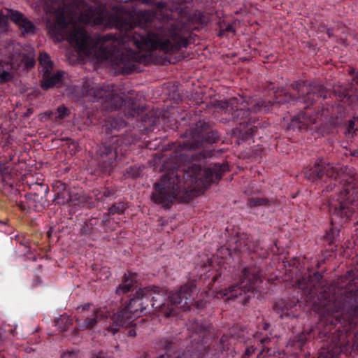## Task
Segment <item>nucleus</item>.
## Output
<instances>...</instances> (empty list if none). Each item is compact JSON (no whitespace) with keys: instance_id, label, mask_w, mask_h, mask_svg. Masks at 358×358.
<instances>
[{"instance_id":"obj_1","label":"nucleus","mask_w":358,"mask_h":358,"mask_svg":"<svg viewBox=\"0 0 358 358\" xmlns=\"http://www.w3.org/2000/svg\"><path fill=\"white\" fill-rule=\"evenodd\" d=\"M174 150L163 160L165 171L153 187L151 199L155 203L169 209L174 201L187 203L217 182L227 170L226 164L213 163L207 168L206 159L213 155L208 145L217 143L220 135L210 124L199 121L195 127L181 135Z\"/></svg>"},{"instance_id":"obj_2","label":"nucleus","mask_w":358,"mask_h":358,"mask_svg":"<svg viewBox=\"0 0 358 358\" xmlns=\"http://www.w3.org/2000/svg\"><path fill=\"white\" fill-rule=\"evenodd\" d=\"M354 272H347L349 282L336 298L329 288L317 287L308 280L306 284L299 282L302 289V298L312 304L319 315L321 323L327 331L336 328L338 345H342L346 338L353 342V347L358 351V278Z\"/></svg>"},{"instance_id":"obj_3","label":"nucleus","mask_w":358,"mask_h":358,"mask_svg":"<svg viewBox=\"0 0 358 358\" xmlns=\"http://www.w3.org/2000/svg\"><path fill=\"white\" fill-rule=\"evenodd\" d=\"M305 177L313 182L329 183L323 189L338 192L329 200V211L331 224H343L353 216L358 217V175L350 173L346 166H333L319 159L313 166L304 170Z\"/></svg>"},{"instance_id":"obj_4","label":"nucleus","mask_w":358,"mask_h":358,"mask_svg":"<svg viewBox=\"0 0 358 358\" xmlns=\"http://www.w3.org/2000/svg\"><path fill=\"white\" fill-rule=\"evenodd\" d=\"M194 288V284L191 283L184 285L175 292L169 293L164 288L155 286L139 289L129 299L128 303L125 302L127 306L115 313V317L106 320L107 327L113 332H117L120 327L136 325V318L146 311L150 305L154 310L169 317L173 312V305L183 303L182 307H189Z\"/></svg>"},{"instance_id":"obj_5","label":"nucleus","mask_w":358,"mask_h":358,"mask_svg":"<svg viewBox=\"0 0 358 358\" xmlns=\"http://www.w3.org/2000/svg\"><path fill=\"white\" fill-rule=\"evenodd\" d=\"M276 96L275 101L265 98L246 99L243 96L232 97L219 103L225 117L222 118L223 122H234L236 125L234 133H238L240 138L245 141L256 135L259 123L255 124L256 119L252 113H267L273 107L283 103L287 100Z\"/></svg>"},{"instance_id":"obj_6","label":"nucleus","mask_w":358,"mask_h":358,"mask_svg":"<svg viewBox=\"0 0 358 358\" xmlns=\"http://www.w3.org/2000/svg\"><path fill=\"white\" fill-rule=\"evenodd\" d=\"M98 85L90 80H85L83 83L81 94L91 101H101L111 105L112 109L124 106V116L127 119L136 118V122L132 124L144 132L153 131L155 127L159 122V117L153 111L148 112L146 108L137 103L136 98L127 96L123 98L114 94L109 90V86Z\"/></svg>"},{"instance_id":"obj_7","label":"nucleus","mask_w":358,"mask_h":358,"mask_svg":"<svg viewBox=\"0 0 358 358\" xmlns=\"http://www.w3.org/2000/svg\"><path fill=\"white\" fill-rule=\"evenodd\" d=\"M127 122L122 116H109L103 125V130L110 138L103 145L99 146L96 151V160L100 171L105 174H110L117 166L118 160H121L128 146L138 139L133 132L122 136L116 135V132L124 128Z\"/></svg>"},{"instance_id":"obj_8","label":"nucleus","mask_w":358,"mask_h":358,"mask_svg":"<svg viewBox=\"0 0 358 358\" xmlns=\"http://www.w3.org/2000/svg\"><path fill=\"white\" fill-rule=\"evenodd\" d=\"M191 329L192 346L189 349L172 355L171 352L176 348V338L172 336L163 337L159 339L157 345L165 350L166 353L157 358H203L206 354L208 355L210 351L208 340L212 336L210 327L195 322Z\"/></svg>"},{"instance_id":"obj_9","label":"nucleus","mask_w":358,"mask_h":358,"mask_svg":"<svg viewBox=\"0 0 358 358\" xmlns=\"http://www.w3.org/2000/svg\"><path fill=\"white\" fill-rule=\"evenodd\" d=\"M261 269L256 265L243 268L239 281L228 288L220 289L217 294L227 299H237L242 305L250 300L257 285L262 282Z\"/></svg>"},{"instance_id":"obj_10","label":"nucleus","mask_w":358,"mask_h":358,"mask_svg":"<svg viewBox=\"0 0 358 358\" xmlns=\"http://www.w3.org/2000/svg\"><path fill=\"white\" fill-rule=\"evenodd\" d=\"M277 340L273 336L271 324L263 322L258 325L257 331L253 334V344L248 346L241 358H249L255 352L257 357H269L275 355V345Z\"/></svg>"},{"instance_id":"obj_11","label":"nucleus","mask_w":358,"mask_h":358,"mask_svg":"<svg viewBox=\"0 0 358 358\" xmlns=\"http://www.w3.org/2000/svg\"><path fill=\"white\" fill-rule=\"evenodd\" d=\"M115 316V313L103 307L93 308L90 313L82 315V318L77 317L76 321L79 330L94 329L98 324H100L108 333L114 335L116 332H113L112 330L108 328L106 320Z\"/></svg>"},{"instance_id":"obj_12","label":"nucleus","mask_w":358,"mask_h":358,"mask_svg":"<svg viewBox=\"0 0 358 358\" xmlns=\"http://www.w3.org/2000/svg\"><path fill=\"white\" fill-rule=\"evenodd\" d=\"M31 192L26 194L25 197L29 202L35 203L34 206L38 211L42 210L49 206L50 201L47 199L49 187L43 183H34L30 185Z\"/></svg>"},{"instance_id":"obj_13","label":"nucleus","mask_w":358,"mask_h":358,"mask_svg":"<svg viewBox=\"0 0 358 358\" xmlns=\"http://www.w3.org/2000/svg\"><path fill=\"white\" fill-rule=\"evenodd\" d=\"M300 83L296 85L299 92L301 91L299 89ZM305 93V96L302 97L303 101L308 105H312L315 101L316 98L322 97L326 99L331 96V92L328 91L323 85L315 83H310L308 86H303L301 92Z\"/></svg>"},{"instance_id":"obj_14","label":"nucleus","mask_w":358,"mask_h":358,"mask_svg":"<svg viewBox=\"0 0 358 358\" xmlns=\"http://www.w3.org/2000/svg\"><path fill=\"white\" fill-rule=\"evenodd\" d=\"M10 19L14 22L18 27L22 35L32 34L34 33L36 27L34 23L26 17L22 13L7 10Z\"/></svg>"},{"instance_id":"obj_15","label":"nucleus","mask_w":358,"mask_h":358,"mask_svg":"<svg viewBox=\"0 0 358 358\" xmlns=\"http://www.w3.org/2000/svg\"><path fill=\"white\" fill-rule=\"evenodd\" d=\"M136 282V275L135 273L128 272L124 275L122 282L117 287L115 294L120 297V301H123V296L127 294L133 290L134 284Z\"/></svg>"},{"instance_id":"obj_16","label":"nucleus","mask_w":358,"mask_h":358,"mask_svg":"<svg viewBox=\"0 0 358 358\" xmlns=\"http://www.w3.org/2000/svg\"><path fill=\"white\" fill-rule=\"evenodd\" d=\"M226 250L229 251L230 255H232L233 252L234 255L236 253L249 255L257 251L255 244H252L248 238H238L235 242L234 246L229 245Z\"/></svg>"},{"instance_id":"obj_17","label":"nucleus","mask_w":358,"mask_h":358,"mask_svg":"<svg viewBox=\"0 0 358 358\" xmlns=\"http://www.w3.org/2000/svg\"><path fill=\"white\" fill-rule=\"evenodd\" d=\"M291 301L289 299H278L273 305V310L281 319L288 318L290 316Z\"/></svg>"},{"instance_id":"obj_18","label":"nucleus","mask_w":358,"mask_h":358,"mask_svg":"<svg viewBox=\"0 0 358 358\" xmlns=\"http://www.w3.org/2000/svg\"><path fill=\"white\" fill-rule=\"evenodd\" d=\"M324 240L328 243L331 251L336 250L338 243L340 241V229L336 226H332L327 231Z\"/></svg>"},{"instance_id":"obj_19","label":"nucleus","mask_w":358,"mask_h":358,"mask_svg":"<svg viewBox=\"0 0 358 358\" xmlns=\"http://www.w3.org/2000/svg\"><path fill=\"white\" fill-rule=\"evenodd\" d=\"M43 79L41 83V87L43 90H48L53 87L56 84L62 81V73L61 72H57L52 75V72H50L46 75V73H43Z\"/></svg>"},{"instance_id":"obj_20","label":"nucleus","mask_w":358,"mask_h":358,"mask_svg":"<svg viewBox=\"0 0 358 358\" xmlns=\"http://www.w3.org/2000/svg\"><path fill=\"white\" fill-rule=\"evenodd\" d=\"M358 131V117H353L345 124L344 134L346 138H353Z\"/></svg>"},{"instance_id":"obj_21","label":"nucleus","mask_w":358,"mask_h":358,"mask_svg":"<svg viewBox=\"0 0 358 358\" xmlns=\"http://www.w3.org/2000/svg\"><path fill=\"white\" fill-rule=\"evenodd\" d=\"M40 65L42 67L43 73H48L52 72L53 69V62L51 61L50 57L46 52H41L38 57Z\"/></svg>"},{"instance_id":"obj_22","label":"nucleus","mask_w":358,"mask_h":358,"mask_svg":"<svg viewBox=\"0 0 358 358\" xmlns=\"http://www.w3.org/2000/svg\"><path fill=\"white\" fill-rule=\"evenodd\" d=\"M144 167L139 165L130 166L125 170L124 177L125 178H138L143 175Z\"/></svg>"},{"instance_id":"obj_23","label":"nucleus","mask_w":358,"mask_h":358,"mask_svg":"<svg viewBox=\"0 0 358 358\" xmlns=\"http://www.w3.org/2000/svg\"><path fill=\"white\" fill-rule=\"evenodd\" d=\"M128 208V205L126 202L120 201L113 203L108 209V211L104 215L110 216L115 214L122 215Z\"/></svg>"},{"instance_id":"obj_24","label":"nucleus","mask_w":358,"mask_h":358,"mask_svg":"<svg viewBox=\"0 0 358 358\" xmlns=\"http://www.w3.org/2000/svg\"><path fill=\"white\" fill-rule=\"evenodd\" d=\"M72 192L66 189L62 193L57 196H54L53 201L59 205H65L69 203V201H72Z\"/></svg>"},{"instance_id":"obj_25","label":"nucleus","mask_w":358,"mask_h":358,"mask_svg":"<svg viewBox=\"0 0 358 358\" xmlns=\"http://www.w3.org/2000/svg\"><path fill=\"white\" fill-rule=\"evenodd\" d=\"M72 324L73 319L67 315H61L57 320V325L62 331H66Z\"/></svg>"},{"instance_id":"obj_26","label":"nucleus","mask_w":358,"mask_h":358,"mask_svg":"<svg viewBox=\"0 0 358 358\" xmlns=\"http://www.w3.org/2000/svg\"><path fill=\"white\" fill-rule=\"evenodd\" d=\"M307 113H301L298 117H292V124L294 122H299L303 124V126H308L309 124H314L315 122V118L308 117Z\"/></svg>"},{"instance_id":"obj_27","label":"nucleus","mask_w":358,"mask_h":358,"mask_svg":"<svg viewBox=\"0 0 358 358\" xmlns=\"http://www.w3.org/2000/svg\"><path fill=\"white\" fill-rule=\"evenodd\" d=\"M13 79L12 73L4 69V65L0 62V84H3L10 81Z\"/></svg>"},{"instance_id":"obj_28","label":"nucleus","mask_w":358,"mask_h":358,"mask_svg":"<svg viewBox=\"0 0 358 358\" xmlns=\"http://www.w3.org/2000/svg\"><path fill=\"white\" fill-rule=\"evenodd\" d=\"M7 10L0 12V33L5 32L8 27V21L10 15H8Z\"/></svg>"},{"instance_id":"obj_29","label":"nucleus","mask_w":358,"mask_h":358,"mask_svg":"<svg viewBox=\"0 0 358 358\" xmlns=\"http://www.w3.org/2000/svg\"><path fill=\"white\" fill-rule=\"evenodd\" d=\"M52 187L55 192L54 196H57L68 189L66 185L60 180H55L52 183Z\"/></svg>"},{"instance_id":"obj_30","label":"nucleus","mask_w":358,"mask_h":358,"mask_svg":"<svg viewBox=\"0 0 358 358\" xmlns=\"http://www.w3.org/2000/svg\"><path fill=\"white\" fill-rule=\"evenodd\" d=\"M222 275H224L222 268H220L219 269L215 271V273L213 275H212L211 280L208 284L209 289L213 290L215 288L214 284L216 281L218 280L219 278L222 277Z\"/></svg>"},{"instance_id":"obj_31","label":"nucleus","mask_w":358,"mask_h":358,"mask_svg":"<svg viewBox=\"0 0 358 358\" xmlns=\"http://www.w3.org/2000/svg\"><path fill=\"white\" fill-rule=\"evenodd\" d=\"M116 194V189L113 187H104L101 193V196L98 197L99 200H104L106 198L115 196Z\"/></svg>"},{"instance_id":"obj_32","label":"nucleus","mask_w":358,"mask_h":358,"mask_svg":"<svg viewBox=\"0 0 358 358\" xmlns=\"http://www.w3.org/2000/svg\"><path fill=\"white\" fill-rule=\"evenodd\" d=\"M341 98V101L348 102V103L353 104V101L355 99H357V103H355L354 106H358V98L355 95H350L348 92L345 90L342 94L339 96Z\"/></svg>"},{"instance_id":"obj_33","label":"nucleus","mask_w":358,"mask_h":358,"mask_svg":"<svg viewBox=\"0 0 358 358\" xmlns=\"http://www.w3.org/2000/svg\"><path fill=\"white\" fill-rule=\"evenodd\" d=\"M267 203L268 200L266 199L259 197H252L248 201V205L250 207L264 206L266 205Z\"/></svg>"},{"instance_id":"obj_34","label":"nucleus","mask_w":358,"mask_h":358,"mask_svg":"<svg viewBox=\"0 0 358 358\" xmlns=\"http://www.w3.org/2000/svg\"><path fill=\"white\" fill-rule=\"evenodd\" d=\"M69 110L64 105L57 108L55 117L59 120H63L69 115Z\"/></svg>"},{"instance_id":"obj_35","label":"nucleus","mask_w":358,"mask_h":358,"mask_svg":"<svg viewBox=\"0 0 358 358\" xmlns=\"http://www.w3.org/2000/svg\"><path fill=\"white\" fill-rule=\"evenodd\" d=\"M232 33L235 34L236 31L234 27V25L231 24H228L226 25L225 27H221L220 30L219 31L218 36H223L225 35L226 33Z\"/></svg>"},{"instance_id":"obj_36","label":"nucleus","mask_w":358,"mask_h":358,"mask_svg":"<svg viewBox=\"0 0 358 358\" xmlns=\"http://www.w3.org/2000/svg\"><path fill=\"white\" fill-rule=\"evenodd\" d=\"M24 66L27 69H31L35 65V60L32 57H24Z\"/></svg>"},{"instance_id":"obj_37","label":"nucleus","mask_w":358,"mask_h":358,"mask_svg":"<svg viewBox=\"0 0 358 358\" xmlns=\"http://www.w3.org/2000/svg\"><path fill=\"white\" fill-rule=\"evenodd\" d=\"M78 354L73 351H66L63 352L61 355V358H77Z\"/></svg>"},{"instance_id":"obj_38","label":"nucleus","mask_w":358,"mask_h":358,"mask_svg":"<svg viewBox=\"0 0 358 358\" xmlns=\"http://www.w3.org/2000/svg\"><path fill=\"white\" fill-rule=\"evenodd\" d=\"M72 201H69V204L72 205V206H76V205H78L79 204V203L80 202V196L78 194V193H73L72 192Z\"/></svg>"},{"instance_id":"obj_39","label":"nucleus","mask_w":358,"mask_h":358,"mask_svg":"<svg viewBox=\"0 0 358 358\" xmlns=\"http://www.w3.org/2000/svg\"><path fill=\"white\" fill-rule=\"evenodd\" d=\"M89 358H108V354L103 351L92 352Z\"/></svg>"},{"instance_id":"obj_40","label":"nucleus","mask_w":358,"mask_h":358,"mask_svg":"<svg viewBox=\"0 0 358 358\" xmlns=\"http://www.w3.org/2000/svg\"><path fill=\"white\" fill-rule=\"evenodd\" d=\"M91 305L90 303H86L81 307L78 308V310L81 309L83 315L87 314L88 313H90L92 310H90Z\"/></svg>"},{"instance_id":"obj_41","label":"nucleus","mask_w":358,"mask_h":358,"mask_svg":"<svg viewBox=\"0 0 358 358\" xmlns=\"http://www.w3.org/2000/svg\"><path fill=\"white\" fill-rule=\"evenodd\" d=\"M322 115H323V116L332 115V113H331L329 111V108L328 107L324 108V103H322Z\"/></svg>"},{"instance_id":"obj_42","label":"nucleus","mask_w":358,"mask_h":358,"mask_svg":"<svg viewBox=\"0 0 358 358\" xmlns=\"http://www.w3.org/2000/svg\"><path fill=\"white\" fill-rule=\"evenodd\" d=\"M127 335L130 337H134L136 335V331L134 329H130L128 330Z\"/></svg>"},{"instance_id":"obj_43","label":"nucleus","mask_w":358,"mask_h":358,"mask_svg":"<svg viewBox=\"0 0 358 358\" xmlns=\"http://www.w3.org/2000/svg\"><path fill=\"white\" fill-rule=\"evenodd\" d=\"M228 340V336H225V335H223L221 338H220V343L224 345V343L225 342H227Z\"/></svg>"},{"instance_id":"obj_44","label":"nucleus","mask_w":358,"mask_h":358,"mask_svg":"<svg viewBox=\"0 0 358 358\" xmlns=\"http://www.w3.org/2000/svg\"><path fill=\"white\" fill-rule=\"evenodd\" d=\"M352 81L358 85V73L352 77Z\"/></svg>"},{"instance_id":"obj_45","label":"nucleus","mask_w":358,"mask_h":358,"mask_svg":"<svg viewBox=\"0 0 358 358\" xmlns=\"http://www.w3.org/2000/svg\"><path fill=\"white\" fill-rule=\"evenodd\" d=\"M357 73H356L355 70V69H351L349 72V74L352 76V77L354 76H355Z\"/></svg>"},{"instance_id":"obj_46","label":"nucleus","mask_w":358,"mask_h":358,"mask_svg":"<svg viewBox=\"0 0 358 358\" xmlns=\"http://www.w3.org/2000/svg\"><path fill=\"white\" fill-rule=\"evenodd\" d=\"M292 267H294L296 264V262L297 261V259L295 257H292Z\"/></svg>"},{"instance_id":"obj_47","label":"nucleus","mask_w":358,"mask_h":358,"mask_svg":"<svg viewBox=\"0 0 358 358\" xmlns=\"http://www.w3.org/2000/svg\"><path fill=\"white\" fill-rule=\"evenodd\" d=\"M51 234H52V231H51V229H50L48 231H47V236L48 237H50L51 236Z\"/></svg>"},{"instance_id":"obj_48","label":"nucleus","mask_w":358,"mask_h":358,"mask_svg":"<svg viewBox=\"0 0 358 358\" xmlns=\"http://www.w3.org/2000/svg\"><path fill=\"white\" fill-rule=\"evenodd\" d=\"M107 222H108V219H107V218H106V219H104V220H102V224H105Z\"/></svg>"},{"instance_id":"obj_49","label":"nucleus","mask_w":358,"mask_h":358,"mask_svg":"<svg viewBox=\"0 0 358 358\" xmlns=\"http://www.w3.org/2000/svg\"><path fill=\"white\" fill-rule=\"evenodd\" d=\"M148 148H149L150 149H152V143H150L149 144L147 145Z\"/></svg>"},{"instance_id":"obj_50","label":"nucleus","mask_w":358,"mask_h":358,"mask_svg":"<svg viewBox=\"0 0 358 358\" xmlns=\"http://www.w3.org/2000/svg\"><path fill=\"white\" fill-rule=\"evenodd\" d=\"M211 275H212V274H211V273H208V275H207V277H208V278H210Z\"/></svg>"},{"instance_id":"obj_51","label":"nucleus","mask_w":358,"mask_h":358,"mask_svg":"<svg viewBox=\"0 0 358 358\" xmlns=\"http://www.w3.org/2000/svg\"><path fill=\"white\" fill-rule=\"evenodd\" d=\"M31 113V109H28V113Z\"/></svg>"},{"instance_id":"obj_52","label":"nucleus","mask_w":358,"mask_h":358,"mask_svg":"<svg viewBox=\"0 0 358 358\" xmlns=\"http://www.w3.org/2000/svg\"><path fill=\"white\" fill-rule=\"evenodd\" d=\"M277 148H280V145H279V144H277Z\"/></svg>"},{"instance_id":"obj_53","label":"nucleus","mask_w":358,"mask_h":358,"mask_svg":"<svg viewBox=\"0 0 358 358\" xmlns=\"http://www.w3.org/2000/svg\"><path fill=\"white\" fill-rule=\"evenodd\" d=\"M214 358H215V357H214Z\"/></svg>"}]
</instances>
